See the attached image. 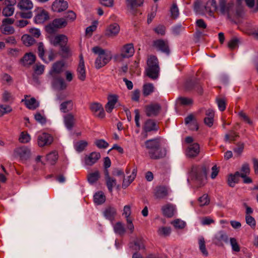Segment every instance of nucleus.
Listing matches in <instances>:
<instances>
[{
	"label": "nucleus",
	"mask_w": 258,
	"mask_h": 258,
	"mask_svg": "<svg viewBox=\"0 0 258 258\" xmlns=\"http://www.w3.org/2000/svg\"><path fill=\"white\" fill-rule=\"evenodd\" d=\"M165 143L164 140L160 138L149 140L145 142L146 147L148 150L149 155L151 158L157 159L165 156Z\"/></svg>",
	"instance_id": "1"
},
{
	"label": "nucleus",
	"mask_w": 258,
	"mask_h": 258,
	"mask_svg": "<svg viewBox=\"0 0 258 258\" xmlns=\"http://www.w3.org/2000/svg\"><path fill=\"white\" fill-rule=\"evenodd\" d=\"M219 3L220 12L229 19L239 18L243 15V8L240 6L235 5L233 2L219 0Z\"/></svg>",
	"instance_id": "2"
},
{
	"label": "nucleus",
	"mask_w": 258,
	"mask_h": 258,
	"mask_svg": "<svg viewBox=\"0 0 258 258\" xmlns=\"http://www.w3.org/2000/svg\"><path fill=\"white\" fill-rule=\"evenodd\" d=\"M92 51L98 55L95 61V67L97 69L105 66L112 58L111 51L103 49L99 46L94 47Z\"/></svg>",
	"instance_id": "3"
},
{
	"label": "nucleus",
	"mask_w": 258,
	"mask_h": 258,
	"mask_svg": "<svg viewBox=\"0 0 258 258\" xmlns=\"http://www.w3.org/2000/svg\"><path fill=\"white\" fill-rule=\"evenodd\" d=\"M147 66L146 69L147 75L152 79L157 78L159 72L157 58L153 55L150 56L147 60Z\"/></svg>",
	"instance_id": "4"
},
{
	"label": "nucleus",
	"mask_w": 258,
	"mask_h": 258,
	"mask_svg": "<svg viewBox=\"0 0 258 258\" xmlns=\"http://www.w3.org/2000/svg\"><path fill=\"white\" fill-rule=\"evenodd\" d=\"M134 52L133 44L132 43L126 44L121 48L120 53L115 55L114 59L117 62H121L123 59L132 56Z\"/></svg>",
	"instance_id": "5"
},
{
	"label": "nucleus",
	"mask_w": 258,
	"mask_h": 258,
	"mask_svg": "<svg viewBox=\"0 0 258 258\" xmlns=\"http://www.w3.org/2000/svg\"><path fill=\"white\" fill-rule=\"evenodd\" d=\"M190 174L192 178L196 180L203 182L206 179L207 170L204 167L194 166L191 168Z\"/></svg>",
	"instance_id": "6"
},
{
	"label": "nucleus",
	"mask_w": 258,
	"mask_h": 258,
	"mask_svg": "<svg viewBox=\"0 0 258 258\" xmlns=\"http://www.w3.org/2000/svg\"><path fill=\"white\" fill-rule=\"evenodd\" d=\"M67 24L68 21L64 18L55 19L46 26V29L48 32L52 33L57 29L65 27Z\"/></svg>",
	"instance_id": "7"
},
{
	"label": "nucleus",
	"mask_w": 258,
	"mask_h": 258,
	"mask_svg": "<svg viewBox=\"0 0 258 258\" xmlns=\"http://www.w3.org/2000/svg\"><path fill=\"white\" fill-rule=\"evenodd\" d=\"M49 39L51 44L54 46H59L60 47L67 44L68 41L67 36L63 34L50 36Z\"/></svg>",
	"instance_id": "8"
},
{
	"label": "nucleus",
	"mask_w": 258,
	"mask_h": 258,
	"mask_svg": "<svg viewBox=\"0 0 258 258\" xmlns=\"http://www.w3.org/2000/svg\"><path fill=\"white\" fill-rule=\"evenodd\" d=\"M14 154L15 157L22 161L27 160L30 156V150L26 147H21L15 149Z\"/></svg>",
	"instance_id": "9"
},
{
	"label": "nucleus",
	"mask_w": 258,
	"mask_h": 258,
	"mask_svg": "<svg viewBox=\"0 0 258 258\" xmlns=\"http://www.w3.org/2000/svg\"><path fill=\"white\" fill-rule=\"evenodd\" d=\"M101 158L99 152H92L86 155L84 158V163L86 165L92 166L96 164Z\"/></svg>",
	"instance_id": "10"
},
{
	"label": "nucleus",
	"mask_w": 258,
	"mask_h": 258,
	"mask_svg": "<svg viewBox=\"0 0 258 258\" xmlns=\"http://www.w3.org/2000/svg\"><path fill=\"white\" fill-rule=\"evenodd\" d=\"M52 142L53 137L49 134L43 133L38 136L37 143L40 147L49 145Z\"/></svg>",
	"instance_id": "11"
},
{
	"label": "nucleus",
	"mask_w": 258,
	"mask_h": 258,
	"mask_svg": "<svg viewBox=\"0 0 258 258\" xmlns=\"http://www.w3.org/2000/svg\"><path fill=\"white\" fill-rule=\"evenodd\" d=\"M68 8V2L64 0H55L51 5L52 11L58 13L65 11Z\"/></svg>",
	"instance_id": "12"
},
{
	"label": "nucleus",
	"mask_w": 258,
	"mask_h": 258,
	"mask_svg": "<svg viewBox=\"0 0 258 258\" xmlns=\"http://www.w3.org/2000/svg\"><path fill=\"white\" fill-rule=\"evenodd\" d=\"M120 31V27L116 23L109 25L105 30V35L108 37H114L118 35Z\"/></svg>",
	"instance_id": "13"
},
{
	"label": "nucleus",
	"mask_w": 258,
	"mask_h": 258,
	"mask_svg": "<svg viewBox=\"0 0 258 258\" xmlns=\"http://www.w3.org/2000/svg\"><path fill=\"white\" fill-rule=\"evenodd\" d=\"M51 77L52 85L54 88L58 90H63L67 88V84L62 78L59 76Z\"/></svg>",
	"instance_id": "14"
},
{
	"label": "nucleus",
	"mask_w": 258,
	"mask_h": 258,
	"mask_svg": "<svg viewBox=\"0 0 258 258\" xmlns=\"http://www.w3.org/2000/svg\"><path fill=\"white\" fill-rule=\"evenodd\" d=\"M213 241L217 245H222L223 242L225 243L228 242V237L224 231H220L215 234Z\"/></svg>",
	"instance_id": "15"
},
{
	"label": "nucleus",
	"mask_w": 258,
	"mask_h": 258,
	"mask_svg": "<svg viewBox=\"0 0 258 258\" xmlns=\"http://www.w3.org/2000/svg\"><path fill=\"white\" fill-rule=\"evenodd\" d=\"M153 46L158 50H160L167 54L169 53L168 44L166 41L162 39L156 40L153 42Z\"/></svg>",
	"instance_id": "16"
},
{
	"label": "nucleus",
	"mask_w": 258,
	"mask_h": 258,
	"mask_svg": "<svg viewBox=\"0 0 258 258\" xmlns=\"http://www.w3.org/2000/svg\"><path fill=\"white\" fill-rule=\"evenodd\" d=\"M200 153V145L196 143L188 145L185 151V155L188 157H195Z\"/></svg>",
	"instance_id": "17"
},
{
	"label": "nucleus",
	"mask_w": 258,
	"mask_h": 258,
	"mask_svg": "<svg viewBox=\"0 0 258 258\" xmlns=\"http://www.w3.org/2000/svg\"><path fill=\"white\" fill-rule=\"evenodd\" d=\"M218 9L216 1L209 0L204 5V15H208L209 16H213V13Z\"/></svg>",
	"instance_id": "18"
},
{
	"label": "nucleus",
	"mask_w": 258,
	"mask_h": 258,
	"mask_svg": "<svg viewBox=\"0 0 258 258\" xmlns=\"http://www.w3.org/2000/svg\"><path fill=\"white\" fill-rule=\"evenodd\" d=\"M64 63L62 60L57 61L52 65L51 69L49 71V75L51 77L58 76L63 71Z\"/></svg>",
	"instance_id": "19"
},
{
	"label": "nucleus",
	"mask_w": 258,
	"mask_h": 258,
	"mask_svg": "<svg viewBox=\"0 0 258 258\" xmlns=\"http://www.w3.org/2000/svg\"><path fill=\"white\" fill-rule=\"evenodd\" d=\"M90 108L94 115L97 117L103 118L105 116L104 109L100 103H93L91 105Z\"/></svg>",
	"instance_id": "20"
},
{
	"label": "nucleus",
	"mask_w": 258,
	"mask_h": 258,
	"mask_svg": "<svg viewBox=\"0 0 258 258\" xmlns=\"http://www.w3.org/2000/svg\"><path fill=\"white\" fill-rule=\"evenodd\" d=\"M161 110V106L157 103L151 104L146 107V113L148 116L157 115Z\"/></svg>",
	"instance_id": "21"
},
{
	"label": "nucleus",
	"mask_w": 258,
	"mask_h": 258,
	"mask_svg": "<svg viewBox=\"0 0 258 258\" xmlns=\"http://www.w3.org/2000/svg\"><path fill=\"white\" fill-rule=\"evenodd\" d=\"M108 102L106 104L105 108L106 111L110 113L115 107V104L118 101V96L116 95H109L107 97Z\"/></svg>",
	"instance_id": "22"
},
{
	"label": "nucleus",
	"mask_w": 258,
	"mask_h": 258,
	"mask_svg": "<svg viewBox=\"0 0 258 258\" xmlns=\"http://www.w3.org/2000/svg\"><path fill=\"white\" fill-rule=\"evenodd\" d=\"M63 121L66 127L68 130H72L76 123V119L72 114L69 113L63 116Z\"/></svg>",
	"instance_id": "23"
},
{
	"label": "nucleus",
	"mask_w": 258,
	"mask_h": 258,
	"mask_svg": "<svg viewBox=\"0 0 258 258\" xmlns=\"http://www.w3.org/2000/svg\"><path fill=\"white\" fill-rule=\"evenodd\" d=\"M36 57L32 53H26L21 59L22 64L25 67H28L32 64L35 61Z\"/></svg>",
	"instance_id": "24"
},
{
	"label": "nucleus",
	"mask_w": 258,
	"mask_h": 258,
	"mask_svg": "<svg viewBox=\"0 0 258 258\" xmlns=\"http://www.w3.org/2000/svg\"><path fill=\"white\" fill-rule=\"evenodd\" d=\"M48 18L49 15L47 12L43 9H41L35 16V21L37 24H41L48 20Z\"/></svg>",
	"instance_id": "25"
},
{
	"label": "nucleus",
	"mask_w": 258,
	"mask_h": 258,
	"mask_svg": "<svg viewBox=\"0 0 258 258\" xmlns=\"http://www.w3.org/2000/svg\"><path fill=\"white\" fill-rule=\"evenodd\" d=\"M116 214V209L111 206L107 207L103 212L104 217L111 221L114 220Z\"/></svg>",
	"instance_id": "26"
},
{
	"label": "nucleus",
	"mask_w": 258,
	"mask_h": 258,
	"mask_svg": "<svg viewBox=\"0 0 258 258\" xmlns=\"http://www.w3.org/2000/svg\"><path fill=\"white\" fill-rule=\"evenodd\" d=\"M105 179L106 184L107 188L110 192H112L113 188L116 184V181L115 179L109 176L108 172H106L105 174Z\"/></svg>",
	"instance_id": "27"
},
{
	"label": "nucleus",
	"mask_w": 258,
	"mask_h": 258,
	"mask_svg": "<svg viewBox=\"0 0 258 258\" xmlns=\"http://www.w3.org/2000/svg\"><path fill=\"white\" fill-rule=\"evenodd\" d=\"M18 7L21 10H31L33 8V4L31 0H20Z\"/></svg>",
	"instance_id": "28"
},
{
	"label": "nucleus",
	"mask_w": 258,
	"mask_h": 258,
	"mask_svg": "<svg viewBox=\"0 0 258 258\" xmlns=\"http://www.w3.org/2000/svg\"><path fill=\"white\" fill-rule=\"evenodd\" d=\"M163 214L166 217H171L175 212V207L171 204H168L162 208Z\"/></svg>",
	"instance_id": "29"
},
{
	"label": "nucleus",
	"mask_w": 258,
	"mask_h": 258,
	"mask_svg": "<svg viewBox=\"0 0 258 258\" xmlns=\"http://www.w3.org/2000/svg\"><path fill=\"white\" fill-rule=\"evenodd\" d=\"M198 244L199 249L202 254L205 256H207L209 253L206 247V241L203 236H200L198 237Z\"/></svg>",
	"instance_id": "30"
},
{
	"label": "nucleus",
	"mask_w": 258,
	"mask_h": 258,
	"mask_svg": "<svg viewBox=\"0 0 258 258\" xmlns=\"http://www.w3.org/2000/svg\"><path fill=\"white\" fill-rule=\"evenodd\" d=\"M240 174L236 172L234 174H230L228 178V184L231 187H234L236 183L238 182Z\"/></svg>",
	"instance_id": "31"
},
{
	"label": "nucleus",
	"mask_w": 258,
	"mask_h": 258,
	"mask_svg": "<svg viewBox=\"0 0 258 258\" xmlns=\"http://www.w3.org/2000/svg\"><path fill=\"white\" fill-rule=\"evenodd\" d=\"M168 195L167 189L164 186H159L157 188L155 196L157 199H163Z\"/></svg>",
	"instance_id": "32"
},
{
	"label": "nucleus",
	"mask_w": 258,
	"mask_h": 258,
	"mask_svg": "<svg viewBox=\"0 0 258 258\" xmlns=\"http://www.w3.org/2000/svg\"><path fill=\"white\" fill-rule=\"evenodd\" d=\"M105 200L104 194L101 191L97 192L94 195V202L97 205L102 204L105 202Z\"/></svg>",
	"instance_id": "33"
},
{
	"label": "nucleus",
	"mask_w": 258,
	"mask_h": 258,
	"mask_svg": "<svg viewBox=\"0 0 258 258\" xmlns=\"http://www.w3.org/2000/svg\"><path fill=\"white\" fill-rule=\"evenodd\" d=\"M194 115L190 114L188 115L185 119V123L186 124H189L188 127L191 130H197L198 129V125L196 121H194Z\"/></svg>",
	"instance_id": "34"
},
{
	"label": "nucleus",
	"mask_w": 258,
	"mask_h": 258,
	"mask_svg": "<svg viewBox=\"0 0 258 258\" xmlns=\"http://www.w3.org/2000/svg\"><path fill=\"white\" fill-rule=\"evenodd\" d=\"M113 230L116 234L120 236L123 235L125 232L124 226L120 222H118L113 225Z\"/></svg>",
	"instance_id": "35"
},
{
	"label": "nucleus",
	"mask_w": 258,
	"mask_h": 258,
	"mask_svg": "<svg viewBox=\"0 0 258 258\" xmlns=\"http://www.w3.org/2000/svg\"><path fill=\"white\" fill-rule=\"evenodd\" d=\"M60 54L63 58H68L72 55V51L67 44L60 47Z\"/></svg>",
	"instance_id": "36"
},
{
	"label": "nucleus",
	"mask_w": 258,
	"mask_h": 258,
	"mask_svg": "<svg viewBox=\"0 0 258 258\" xmlns=\"http://www.w3.org/2000/svg\"><path fill=\"white\" fill-rule=\"evenodd\" d=\"M144 130L146 132L157 130L155 122L151 120H147L144 125Z\"/></svg>",
	"instance_id": "37"
},
{
	"label": "nucleus",
	"mask_w": 258,
	"mask_h": 258,
	"mask_svg": "<svg viewBox=\"0 0 258 258\" xmlns=\"http://www.w3.org/2000/svg\"><path fill=\"white\" fill-rule=\"evenodd\" d=\"M194 11L199 14L204 15L205 14L204 12V6H203L201 1L197 0L195 2Z\"/></svg>",
	"instance_id": "38"
},
{
	"label": "nucleus",
	"mask_w": 258,
	"mask_h": 258,
	"mask_svg": "<svg viewBox=\"0 0 258 258\" xmlns=\"http://www.w3.org/2000/svg\"><path fill=\"white\" fill-rule=\"evenodd\" d=\"M73 102L72 101H67L62 103L60 106V110L61 112L66 113L73 109Z\"/></svg>",
	"instance_id": "39"
},
{
	"label": "nucleus",
	"mask_w": 258,
	"mask_h": 258,
	"mask_svg": "<svg viewBox=\"0 0 258 258\" xmlns=\"http://www.w3.org/2000/svg\"><path fill=\"white\" fill-rule=\"evenodd\" d=\"M0 30L1 32L5 35H10L15 32V29L11 25L2 24Z\"/></svg>",
	"instance_id": "40"
},
{
	"label": "nucleus",
	"mask_w": 258,
	"mask_h": 258,
	"mask_svg": "<svg viewBox=\"0 0 258 258\" xmlns=\"http://www.w3.org/2000/svg\"><path fill=\"white\" fill-rule=\"evenodd\" d=\"M22 41L23 43L27 46L33 45L35 42V39L30 35L25 34L22 37Z\"/></svg>",
	"instance_id": "41"
},
{
	"label": "nucleus",
	"mask_w": 258,
	"mask_h": 258,
	"mask_svg": "<svg viewBox=\"0 0 258 258\" xmlns=\"http://www.w3.org/2000/svg\"><path fill=\"white\" fill-rule=\"evenodd\" d=\"M56 55H57L56 53L55 52H54V50H53L52 49H50L47 52V53L46 54V56L47 57H45L44 56L43 57V59H42L45 62L48 63L50 61L53 60L55 58Z\"/></svg>",
	"instance_id": "42"
},
{
	"label": "nucleus",
	"mask_w": 258,
	"mask_h": 258,
	"mask_svg": "<svg viewBox=\"0 0 258 258\" xmlns=\"http://www.w3.org/2000/svg\"><path fill=\"white\" fill-rule=\"evenodd\" d=\"M171 231L170 227L162 226L159 228L157 233L161 236L166 237L170 234Z\"/></svg>",
	"instance_id": "43"
},
{
	"label": "nucleus",
	"mask_w": 258,
	"mask_h": 258,
	"mask_svg": "<svg viewBox=\"0 0 258 258\" xmlns=\"http://www.w3.org/2000/svg\"><path fill=\"white\" fill-rule=\"evenodd\" d=\"M25 104L27 107L30 109H35L38 106V103L34 98L26 100Z\"/></svg>",
	"instance_id": "44"
},
{
	"label": "nucleus",
	"mask_w": 258,
	"mask_h": 258,
	"mask_svg": "<svg viewBox=\"0 0 258 258\" xmlns=\"http://www.w3.org/2000/svg\"><path fill=\"white\" fill-rule=\"evenodd\" d=\"M100 177V174L98 171L90 173L88 175V180L89 183H93L95 182Z\"/></svg>",
	"instance_id": "45"
},
{
	"label": "nucleus",
	"mask_w": 258,
	"mask_h": 258,
	"mask_svg": "<svg viewBox=\"0 0 258 258\" xmlns=\"http://www.w3.org/2000/svg\"><path fill=\"white\" fill-rule=\"evenodd\" d=\"M154 86L152 84L148 83L143 86V94L144 96H148L154 91Z\"/></svg>",
	"instance_id": "46"
},
{
	"label": "nucleus",
	"mask_w": 258,
	"mask_h": 258,
	"mask_svg": "<svg viewBox=\"0 0 258 258\" xmlns=\"http://www.w3.org/2000/svg\"><path fill=\"white\" fill-rule=\"evenodd\" d=\"M57 154L55 152H52L47 154L46 156L47 161L51 165L55 164L57 160Z\"/></svg>",
	"instance_id": "47"
},
{
	"label": "nucleus",
	"mask_w": 258,
	"mask_h": 258,
	"mask_svg": "<svg viewBox=\"0 0 258 258\" xmlns=\"http://www.w3.org/2000/svg\"><path fill=\"white\" fill-rule=\"evenodd\" d=\"M97 22H94L92 25L88 27L86 29L85 34L88 37H91L92 35L93 32L96 30Z\"/></svg>",
	"instance_id": "48"
},
{
	"label": "nucleus",
	"mask_w": 258,
	"mask_h": 258,
	"mask_svg": "<svg viewBox=\"0 0 258 258\" xmlns=\"http://www.w3.org/2000/svg\"><path fill=\"white\" fill-rule=\"evenodd\" d=\"M22 11L17 13V15L21 18L24 19H30L33 16L32 12L31 10H22Z\"/></svg>",
	"instance_id": "49"
},
{
	"label": "nucleus",
	"mask_w": 258,
	"mask_h": 258,
	"mask_svg": "<svg viewBox=\"0 0 258 258\" xmlns=\"http://www.w3.org/2000/svg\"><path fill=\"white\" fill-rule=\"evenodd\" d=\"M171 224L177 229H182L185 226L186 223L184 221L177 219L171 222Z\"/></svg>",
	"instance_id": "50"
},
{
	"label": "nucleus",
	"mask_w": 258,
	"mask_h": 258,
	"mask_svg": "<svg viewBox=\"0 0 258 258\" xmlns=\"http://www.w3.org/2000/svg\"><path fill=\"white\" fill-rule=\"evenodd\" d=\"M30 135L27 133L23 132L20 136L19 141L22 143H27L30 141Z\"/></svg>",
	"instance_id": "51"
},
{
	"label": "nucleus",
	"mask_w": 258,
	"mask_h": 258,
	"mask_svg": "<svg viewBox=\"0 0 258 258\" xmlns=\"http://www.w3.org/2000/svg\"><path fill=\"white\" fill-rule=\"evenodd\" d=\"M199 202L200 206L201 207L208 205L210 203V199L208 195L204 194L202 197H200L199 198Z\"/></svg>",
	"instance_id": "52"
},
{
	"label": "nucleus",
	"mask_w": 258,
	"mask_h": 258,
	"mask_svg": "<svg viewBox=\"0 0 258 258\" xmlns=\"http://www.w3.org/2000/svg\"><path fill=\"white\" fill-rule=\"evenodd\" d=\"M247 27H250L249 24H247ZM249 35H252L255 38L258 40V26L255 27L252 29L248 28L246 32Z\"/></svg>",
	"instance_id": "53"
},
{
	"label": "nucleus",
	"mask_w": 258,
	"mask_h": 258,
	"mask_svg": "<svg viewBox=\"0 0 258 258\" xmlns=\"http://www.w3.org/2000/svg\"><path fill=\"white\" fill-rule=\"evenodd\" d=\"M14 7L6 6L3 9L2 13L4 16L9 17L12 16L14 13Z\"/></svg>",
	"instance_id": "54"
},
{
	"label": "nucleus",
	"mask_w": 258,
	"mask_h": 258,
	"mask_svg": "<svg viewBox=\"0 0 258 258\" xmlns=\"http://www.w3.org/2000/svg\"><path fill=\"white\" fill-rule=\"evenodd\" d=\"M177 102L178 103L185 106L189 105L192 103V101L190 98L186 97H179Z\"/></svg>",
	"instance_id": "55"
},
{
	"label": "nucleus",
	"mask_w": 258,
	"mask_h": 258,
	"mask_svg": "<svg viewBox=\"0 0 258 258\" xmlns=\"http://www.w3.org/2000/svg\"><path fill=\"white\" fill-rule=\"evenodd\" d=\"M95 144L98 148L100 149H106L109 146L108 143L103 139L96 140Z\"/></svg>",
	"instance_id": "56"
},
{
	"label": "nucleus",
	"mask_w": 258,
	"mask_h": 258,
	"mask_svg": "<svg viewBox=\"0 0 258 258\" xmlns=\"http://www.w3.org/2000/svg\"><path fill=\"white\" fill-rule=\"evenodd\" d=\"M239 42V40L237 38H232L228 43V47L231 49L236 48Z\"/></svg>",
	"instance_id": "57"
},
{
	"label": "nucleus",
	"mask_w": 258,
	"mask_h": 258,
	"mask_svg": "<svg viewBox=\"0 0 258 258\" xmlns=\"http://www.w3.org/2000/svg\"><path fill=\"white\" fill-rule=\"evenodd\" d=\"M12 111V109L10 106L0 105V117L6 113L11 112Z\"/></svg>",
	"instance_id": "58"
},
{
	"label": "nucleus",
	"mask_w": 258,
	"mask_h": 258,
	"mask_svg": "<svg viewBox=\"0 0 258 258\" xmlns=\"http://www.w3.org/2000/svg\"><path fill=\"white\" fill-rule=\"evenodd\" d=\"M230 243L232 247V250L235 252H238L240 251L239 246L235 238H231L230 239Z\"/></svg>",
	"instance_id": "59"
},
{
	"label": "nucleus",
	"mask_w": 258,
	"mask_h": 258,
	"mask_svg": "<svg viewBox=\"0 0 258 258\" xmlns=\"http://www.w3.org/2000/svg\"><path fill=\"white\" fill-rule=\"evenodd\" d=\"M171 17L173 19H176L179 15V10L176 4H173L170 9Z\"/></svg>",
	"instance_id": "60"
},
{
	"label": "nucleus",
	"mask_w": 258,
	"mask_h": 258,
	"mask_svg": "<svg viewBox=\"0 0 258 258\" xmlns=\"http://www.w3.org/2000/svg\"><path fill=\"white\" fill-rule=\"evenodd\" d=\"M133 248L135 250H140L145 248L144 241L142 239H138L135 241Z\"/></svg>",
	"instance_id": "61"
},
{
	"label": "nucleus",
	"mask_w": 258,
	"mask_h": 258,
	"mask_svg": "<svg viewBox=\"0 0 258 258\" xmlns=\"http://www.w3.org/2000/svg\"><path fill=\"white\" fill-rule=\"evenodd\" d=\"M245 220L246 223L251 228H254L256 225L255 220L252 216L250 215H246Z\"/></svg>",
	"instance_id": "62"
},
{
	"label": "nucleus",
	"mask_w": 258,
	"mask_h": 258,
	"mask_svg": "<svg viewBox=\"0 0 258 258\" xmlns=\"http://www.w3.org/2000/svg\"><path fill=\"white\" fill-rule=\"evenodd\" d=\"M65 19L67 20L68 21H73L76 18V14L72 11H68L65 15Z\"/></svg>",
	"instance_id": "63"
},
{
	"label": "nucleus",
	"mask_w": 258,
	"mask_h": 258,
	"mask_svg": "<svg viewBox=\"0 0 258 258\" xmlns=\"http://www.w3.org/2000/svg\"><path fill=\"white\" fill-rule=\"evenodd\" d=\"M154 31L159 35H164L165 34V27L159 25L154 28Z\"/></svg>",
	"instance_id": "64"
}]
</instances>
